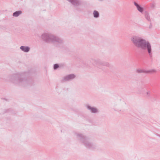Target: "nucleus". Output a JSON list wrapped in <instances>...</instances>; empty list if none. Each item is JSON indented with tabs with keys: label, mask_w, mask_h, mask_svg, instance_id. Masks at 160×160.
<instances>
[{
	"label": "nucleus",
	"mask_w": 160,
	"mask_h": 160,
	"mask_svg": "<svg viewBox=\"0 0 160 160\" xmlns=\"http://www.w3.org/2000/svg\"><path fill=\"white\" fill-rule=\"evenodd\" d=\"M28 73L24 72L13 74L10 77V80L15 84L24 87L31 86L34 82L32 78L28 76Z\"/></svg>",
	"instance_id": "obj_1"
},
{
	"label": "nucleus",
	"mask_w": 160,
	"mask_h": 160,
	"mask_svg": "<svg viewBox=\"0 0 160 160\" xmlns=\"http://www.w3.org/2000/svg\"><path fill=\"white\" fill-rule=\"evenodd\" d=\"M133 44L142 51L147 52L150 59L152 58V46L150 42L145 39L139 36H134L131 38Z\"/></svg>",
	"instance_id": "obj_2"
},
{
	"label": "nucleus",
	"mask_w": 160,
	"mask_h": 160,
	"mask_svg": "<svg viewBox=\"0 0 160 160\" xmlns=\"http://www.w3.org/2000/svg\"><path fill=\"white\" fill-rule=\"evenodd\" d=\"M42 40L47 42H52L56 47L62 48L64 46L63 40L58 37L48 33H43L42 35Z\"/></svg>",
	"instance_id": "obj_3"
},
{
	"label": "nucleus",
	"mask_w": 160,
	"mask_h": 160,
	"mask_svg": "<svg viewBox=\"0 0 160 160\" xmlns=\"http://www.w3.org/2000/svg\"><path fill=\"white\" fill-rule=\"evenodd\" d=\"M91 62L93 65H96L98 68L105 72H107L108 71V69L106 67H108L110 69H112L113 68V66L110 64L109 62L99 59H92Z\"/></svg>",
	"instance_id": "obj_4"
},
{
	"label": "nucleus",
	"mask_w": 160,
	"mask_h": 160,
	"mask_svg": "<svg viewBox=\"0 0 160 160\" xmlns=\"http://www.w3.org/2000/svg\"><path fill=\"white\" fill-rule=\"evenodd\" d=\"M76 135L78 140L89 149L93 150L96 148L97 146L95 144L89 141V138L80 133H76Z\"/></svg>",
	"instance_id": "obj_5"
},
{
	"label": "nucleus",
	"mask_w": 160,
	"mask_h": 160,
	"mask_svg": "<svg viewBox=\"0 0 160 160\" xmlns=\"http://www.w3.org/2000/svg\"><path fill=\"white\" fill-rule=\"evenodd\" d=\"M76 77V75L74 74H71L65 76L62 80L63 81H68L72 80Z\"/></svg>",
	"instance_id": "obj_6"
},
{
	"label": "nucleus",
	"mask_w": 160,
	"mask_h": 160,
	"mask_svg": "<svg viewBox=\"0 0 160 160\" xmlns=\"http://www.w3.org/2000/svg\"><path fill=\"white\" fill-rule=\"evenodd\" d=\"M156 70L154 69H151L147 70L145 69H137L136 70V72L138 73H151L152 72H155Z\"/></svg>",
	"instance_id": "obj_7"
},
{
	"label": "nucleus",
	"mask_w": 160,
	"mask_h": 160,
	"mask_svg": "<svg viewBox=\"0 0 160 160\" xmlns=\"http://www.w3.org/2000/svg\"><path fill=\"white\" fill-rule=\"evenodd\" d=\"M86 107L87 109L90 111L92 113H95L98 112V109L96 108L92 107L88 105H86Z\"/></svg>",
	"instance_id": "obj_8"
},
{
	"label": "nucleus",
	"mask_w": 160,
	"mask_h": 160,
	"mask_svg": "<svg viewBox=\"0 0 160 160\" xmlns=\"http://www.w3.org/2000/svg\"><path fill=\"white\" fill-rule=\"evenodd\" d=\"M134 5L136 7L137 10L140 12L142 13L143 12L144 8L140 5L138 4L136 2H133Z\"/></svg>",
	"instance_id": "obj_9"
},
{
	"label": "nucleus",
	"mask_w": 160,
	"mask_h": 160,
	"mask_svg": "<svg viewBox=\"0 0 160 160\" xmlns=\"http://www.w3.org/2000/svg\"><path fill=\"white\" fill-rule=\"evenodd\" d=\"M20 48L22 51L25 52H28L30 50V48L28 46H21Z\"/></svg>",
	"instance_id": "obj_10"
},
{
	"label": "nucleus",
	"mask_w": 160,
	"mask_h": 160,
	"mask_svg": "<svg viewBox=\"0 0 160 160\" xmlns=\"http://www.w3.org/2000/svg\"><path fill=\"white\" fill-rule=\"evenodd\" d=\"M145 17L146 19L149 22H151V20L150 19L149 14L148 12L145 11L144 12Z\"/></svg>",
	"instance_id": "obj_11"
},
{
	"label": "nucleus",
	"mask_w": 160,
	"mask_h": 160,
	"mask_svg": "<svg viewBox=\"0 0 160 160\" xmlns=\"http://www.w3.org/2000/svg\"><path fill=\"white\" fill-rule=\"evenodd\" d=\"M22 13L21 11H17L14 12L12 14L14 17H17Z\"/></svg>",
	"instance_id": "obj_12"
},
{
	"label": "nucleus",
	"mask_w": 160,
	"mask_h": 160,
	"mask_svg": "<svg viewBox=\"0 0 160 160\" xmlns=\"http://www.w3.org/2000/svg\"><path fill=\"white\" fill-rule=\"evenodd\" d=\"M93 15L94 18H97L99 17V13L98 11L94 10L93 12Z\"/></svg>",
	"instance_id": "obj_13"
},
{
	"label": "nucleus",
	"mask_w": 160,
	"mask_h": 160,
	"mask_svg": "<svg viewBox=\"0 0 160 160\" xmlns=\"http://www.w3.org/2000/svg\"><path fill=\"white\" fill-rule=\"evenodd\" d=\"M64 65V64H61L60 65L57 63L53 65V69L54 70H57L60 66Z\"/></svg>",
	"instance_id": "obj_14"
},
{
	"label": "nucleus",
	"mask_w": 160,
	"mask_h": 160,
	"mask_svg": "<svg viewBox=\"0 0 160 160\" xmlns=\"http://www.w3.org/2000/svg\"><path fill=\"white\" fill-rule=\"evenodd\" d=\"M156 4L155 2H152L150 3V7L151 8L154 9L155 8Z\"/></svg>",
	"instance_id": "obj_15"
},
{
	"label": "nucleus",
	"mask_w": 160,
	"mask_h": 160,
	"mask_svg": "<svg viewBox=\"0 0 160 160\" xmlns=\"http://www.w3.org/2000/svg\"><path fill=\"white\" fill-rule=\"evenodd\" d=\"M152 25L151 22H151H150V25L149 27V29H151L152 28Z\"/></svg>",
	"instance_id": "obj_16"
},
{
	"label": "nucleus",
	"mask_w": 160,
	"mask_h": 160,
	"mask_svg": "<svg viewBox=\"0 0 160 160\" xmlns=\"http://www.w3.org/2000/svg\"><path fill=\"white\" fill-rule=\"evenodd\" d=\"M150 92H147V95H150Z\"/></svg>",
	"instance_id": "obj_17"
},
{
	"label": "nucleus",
	"mask_w": 160,
	"mask_h": 160,
	"mask_svg": "<svg viewBox=\"0 0 160 160\" xmlns=\"http://www.w3.org/2000/svg\"><path fill=\"white\" fill-rule=\"evenodd\" d=\"M158 136H159V137H160V135H159L158 134H157V135Z\"/></svg>",
	"instance_id": "obj_18"
}]
</instances>
